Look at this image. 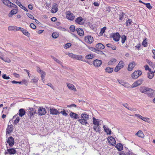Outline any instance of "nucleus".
I'll return each mask as SVG.
<instances>
[{"label":"nucleus","mask_w":155,"mask_h":155,"mask_svg":"<svg viewBox=\"0 0 155 155\" xmlns=\"http://www.w3.org/2000/svg\"><path fill=\"white\" fill-rule=\"evenodd\" d=\"M81 119H79L78 120V121L83 125H87L88 124L87 120L89 119V115L86 112L83 113L81 115Z\"/></svg>","instance_id":"f257e3e1"},{"label":"nucleus","mask_w":155,"mask_h":155,"mask_svg":"<svg viewBox=\"0 0 155 155\" xmlns=\"http://www.w3.org/2000/svg\"><path fill=\"white\" fill-rule=\"evenodd\" d=\"M142 73L141 71L140 70L135 71L132 74V78L133 79H136L140 76Z\"/></svg>","instance_id":"f03ea898"},{"label":"nucleus","mask_w":155,"mask_h":155,"mask_svg":"<svg viewBox=\"0 0 155 155\" xmlns=\"http://www.w3.org/2000/svg\"><path fill=\"white\" fill-rule=\"evenodd\" d=\"M124 62L122 61H120L115 68L114 71L117 72L122 68L124 67Z\"/></svg>","instance_id":"7ed1b4c3"},{"label":"nucleus","mask_w":155,"mask_h":155,"mask_svg":"<svg viewBox=\"0 0 155 155\" xmlns=\"http://www.w3.org/2000/svg\"><path fill=\"white\" fill-rule=\"evenodd\" d=\"M38 114L40 116H42L45 114L46 113V110L42 107H39L38 110Z\"/></svg>","instance_id":"20e7f679"},{"label":"nucleus","mask_w":155,"mask_h":155,"mask_svg":"<svg viewBox=\"0 0 155 155\" xmlns=\"http://www.w3.org/2000/svg\"><path fill=\"white\" fill-rule=\"evenodd\" d=\"M67 18L70 20H73L74 18V15L70 11L67 12L66 13Z\"/></svg>","instance_id":"39448f33"},{"label":"nucleus","mask_w":155,"mask_h":155,"mask_svg":"<svg viewBox=\"0 0 155 155\" xmlns=\"http://www.w3.org/2000/svg\"><path fill=\"white\" fill-rule=\"evenodd\" d=\"M28 112V115L31 118H33L34 117V115L37 113L36 111L32 108H29Z\"/></svg>","instance_id":"423d86ee"},{"label":"nucleus","mask_w":155,"mask_h":155,"mask_svg":"<svg viewBox=\"0 0 155 155\" xmlns=\"http://www.w3.org/2000/svg\"><path fill=\"white\" fill-rule=\"evenodd\" d=\"M111 37L113 38V39L116 41H119L120 36L119 33L118 32H117L113 34V35L111 36Z\"/></svg>","instance_id":"0eeeda50"},{"label":"nucleus","mask_w":155,"mask_h":155,"mask_svg":"<svg viewBox=\"0 0 155 155\" xmlns=\"http://www.w3.org/2000/svg\"><path fill=\"white\" fill-rule=\"evenodd\" d=\"M75 22L80 25H83L84 23V21L82 17L80 16L78 17L75 20Z\"/></svg>","instance_id":"6e6552de"},{"label":"nucleus","mask_w":155,"mask_h":155,"mask_svg":"<svg viewBox=\"0 0 155 155\" xmlns=\"http://www.w3.org/2000/svg\"><path fill=\"white\" fill-rule=\"evenodd\" d=\"M143 79L142 78L138 80L132 84V86L133 87H136L141 84L143 81Z\"/></svg>","instance_id":"1a4fd4ad"},{"label":"nucleus","mask_w":155,"mask_h":155,"mask_svg":"<svg viewBox=\"0 0 155 155\" xmlns=\"http://www.w3.org/2000/svg\"><path fill=\"white\" fill-rule=\"evenodd\" d=\"M7 142L10 147H12L15 143L14 139L12 137H10L8 138Z\"/></svg>","instance_id":"9d476101"},{"label":"nucleus","mask_w":155,"mask_h":155,"mask_svg":"<svg viewBox=\"0 0 155 155\" xmlns=\"http://www.w3.org/2000/svg\"><path fill=\"white\" fill-rule=\"evenodd\" d=\"M84 40L86 42L91 44L93 42L94 40L92 37L88 35L85 37Z\"/></svg>","instance_id":"9b49d317"},{"label":"nucleus","mask_w":155,"mask_h":155,"mask_svg":"<svg viewBox=\"0 0 155 155\" xmlns=\"http://www.w3.org/2000/svg\"><path fill=\"white\" fill-rule=\"evenodd\" d=\"M49 108L51 114L52 115H57L59 114V112L56 109L51 107H50Z\"/></svg>","instance_id":"f8f14e48"},{"label":"nucleus","mask_w":155,"mask_h":155,"mask_svg":"<svg viewBox=\"0 0 155 155\" xmlns=\"http://www.w3.org/2000/svg\"><path fill=\"white\" fill-rule=\"evenodd\" d=\"M102 63L101 60L96 59L93 61V64L95 67H97L101 66Z\"/></svg>","instance_id":"ddd939ff"},{"label":"nucleus","mask_w":155,"mask_h":155,"mask_svg":"<svg viewBox=\"0 0 155 155\" xmlns=\"http://www.w3.org/2000/svg\"><path fill=\"white\" fill-rule=\"evenodd\" d=\"M108 142L112 146H114L116 144V141L115 139L112 137L111 136L108 137Z\"/></svg>","instance_id":"4468645a"},{"label":"nucleus","mask_w":155,"mask_h":155,"mask_svg":"<svg viewBox=\"0 0 155 155\" xmlns=\"http://www.w3.org/2000/svg\"><path fill=\"white\" fill-rule=\"evenodd\" d=\"M58 5L56 3H54L52 5L51 10V13H55L58 11Z\"/></svg>","instance_id":"2eb2a0df"},{"label":"nucleus","mask_w":155,"mask_h":155,"mask_svg":"<svg viewBox=\"0 0 155 155\" xmlns=\"http://www.w3.org/2000/svg\"><path fill=\"white\" fill-rule=\"evenodd\" d=\"M69 115L73 119H77L79 118V115L72 112L70 113Z\"/></svg>","instance_id":"dca6fc26"},{"label":"nucleus","mask_w":155,"mask_h":155,"mask_svg":"<svg viewBox=\"0 0 155 155\" xmlns=\"http://www.w3.org/2000/svg\"><path fill=\"white\" fill-rule=\"evenodd\" d=\"M147 94L149 97H152L155 94V92L152 89L149 88Z\"/></svg>","instance_id":"f3484780"},{"label":"nucleus","mask_w":155,"mask_h":155,"mask_svg":"<svg viewBox=\"0 0 155 155\" xmlns=\"http://www.w3.org/2000/svg\"><path fill=\"white\" fill-rule=\"evenodd\" d=\"M67 85L68 87L70 90H73L74 91H77L75 87L73 84L68 83H67Z\"/></svg>","instance_id":"a211bd4d"},{"label":"nucleus","mask_w":155,"mask_h":155,"mask_svg":"<svg viewBox=\"0 0 155 155\" xmlns=\"http://www.w3.org/2000/svg\"><path fill=\"white\" fill-rule=\"evenodd\" d=\"M118 82L119 84H120L125 87L127 88L130 87L129 84L127 82H124V81L118 80Z\"/></svg>","instance_id":"6ab92c4d"},{"label":"nucleus","mask_w":155,"mask_h":155,"mask_svg":"<svg viewBox=\"0 0 155 155\" xmlns=\"http://www.w3.org/2000/svg\"><path fill=\"white\" fill-rule=\"evenodd\" d=\"M135 62L133 61L130 63L128 66L127 69L129 71H131L135 67Z\"/></svg>","instance_id":"aec40b11"},{"label":"nucleus","mask_w":155,"mask_h":155,"mask_svg":"<svg viewBox=\"0 0 155 155\" xmlns=\"http://www.w3.org/2000/svg\"><path fill=\"white\" fill-rule=\"evenodd\" d=\"M104 130L107 134H110L111 133V131L107 126L104 125L103 126Z\"/></svg>","instance_id":"412c9836"},{"label":"nucleus","mask_w":155,"mask_h":155,"mask_svg":"<svg viewBox=\"0 0 155 155\" xmlns=\"http://www.w3.org/2000/svg\"><path fill=\"white\" fill-rule=\"evenodd\" d=\"M100 121L99 120L96 119L94 117L93 118V123L95 126H98L100 124Z\"/></svg>","instance_id":"4be33fe9"},{"label":"nucleus","mask_w":155,"mask_h":155,"mask_svg":"<svg viewBox=\"0 0 155 155\" xmlns=\"http://www.w3.org/2000/svg\"><path fill=\"white\" fill-rule=\"evenodd\" d=\"M148 89L149 88L146 87H141L140 88V91L142 93H147Z\"/></svg>","instance_id":"5701e85b"},{"label":"nucleus","mask_w":155,"mask_h":155,"mask_svg":"<svg viewBox=\"0 0 155 155\" xmlns=\"http://www.w3.org/2000/svg\"><path fill=\"white\" fill-rule=\"evenodd\" d=\"M7 151L9 154H14L16 153V150L14 148H9L7 150Z\"/></svg>","instance_id":"b1692460"},{"label":"nucleus","mask_w":155,"mask_h":155,"mask_svg":"<svg viewBox=\"0 0 155 155\" xmlns=\"http://www.w3.org/2000/svg\"><path fill=\"white\" fill-rule=\"evenodd\" d=\"M96 48L97 49H103L104 48V46L101 43H99L96 45Z\"/></svg>","instance_id":"393cba45"},{"label":"nucleus","mask_w":155,"mask_h":155,"mask_svg":"<svg viewBox=\"0 0 155 155\" xmlns=\"http://www.w3.org/2000/svg\"><path fill=\"white\" fill-rule=\"evenodd\" d=\"M18 12V10L16 9L12 10L9 13L8 15L9 17H11L13 15L16 14Z\"/></svg>","instance_id":"a878e982"},{"label":"nucleus","mask_w":155,"mask_h":155,"mask_svg":"<svg viewBox=\"0 0 155 155\" xmlns=\"http://www.w3.org/2000/svg\"><path fill=\"white\" fill-rule=\"evenodd\" d=\"M76 31L77 32L78 34L80 36H82L84 35V31L83 30L80 28H78L77 29Z\"/></svg>","instance_id":"bb28decb"},{"label":"nucleus","mask_w":155,"mask_h":155,"mask_svg":"<svg viewBox=\"0 0 155 155\" xmlns=\"http://www.w3.org/2000/svg\"><path fill=\"white\" fill-rule=\"evenodd\" d=\"M115 147L117 149L118 151H121L123 149V146L120 143H117Z\"/></svg>","instance_id":"cd10ccee"},{"label":"nucleus","mask_w":155,"mask_h":155,"mask_svg":"<svg viewBox=\"0 0 155 155\" xmlns=\"http://www.w3.org/2000/svg\"><path fill=\"white\" fill-rule=\"evenodd\" d=\"M135 135H137L138 137L141 138L143 137L144 136L143 132L141 130H139L137 132L136 134Z\"/></svg>","instance_id":"c85d7f7f"},{"label":"nucleus","mask_w":155,"mask_h":155,"mask_svg":"<svg viewBox=\"0 0 155 155\" xmlns=\"http://www.w3.org/2000/svg\"><path fill=\"white\" fill-rule=\"evenodd\" d=\"M25 114V112L24 109L21 108L19 109L18 114L20 117H22Z\"/></svg>","instance_id":"c756f323"},{"label":"nucleus","mask_w":155,"mask_h":155,"mask_svg":"<svg viewBox=\"0 0 155 155\" xmlns=\"http://www.w3.org/2000/svg\"><path fill=\"white\" fill-rule=\"evenodd\" d=\"M21 31L26 36L29 37L30 36V34L26 29L22 28Z\"/></svg>","instance_id":"7c9ffc66"},{"label":"nucleus","mask_w":155,"mask_h":155,"mask_svg":"<svg viewBox=\"0 0 155 155\" xmlns=\"http://www.w3.org/2000/svg\"><path fill=\"white\" fill-rule=\"evenodd\" d=\"M13 118H16L15 120L14 121V124H17L19 122L20 118L17 115H15L13 117Z\"/></svg>","instance_id":"2f4dec72"},{"label":"nucleus","mask_w":155,"mask_h":155,"mask_svg":"<svg viewBox=\"0 0 155 155\" xmlns=\"http://www.w3.org/2000/svg\"><path fill=\"white\" fill-rule=\"evenodd\" d=\"M114 70V69L112 68L107 67L105 69V72H106L110 73L112 72Z\"/></svg>","instance_id":"473e14b6"},{"label":"nucleus","mask_w":155,"mask_h":155,"mask_svg":"<svg viewBox=\"0 0 155 155\" xmlns=\"http://www.w3.org/2000/svg\"><path fill=\"white\" fill-rule=\"evenodd\" d=\"M150 73H147V77L148 78L150 79H152L154 76V72L153 71H151Z\"/></svg>","instance_id":"72a5a7b5"},{"label":"nucleus","mask_w":155,"mask_h":155,"mask_svg":"<svg viewBox=\"0 0 155 155\" xmlns=\"http://www.w3.org/2000/svg\"><path fill=\"white\" fill-rule=\"evenodd\" d=\"M120 155H132V154L131 152L129 151L128 152H125L124 151H123L120 152L119 153Z\"/></svg>","instance_id":"f704fd0d"},{"label":"nucleus","mask_w":155,"mask_h":155,"mask_svg":"<svg viewBox=\"0 0 155 155\" xmlns=\"http://www.w3.org/2000/svg\"><path fill=\"white\" fill-rule=\"evenodd\" d=\"M117 60L115 58L111 59L108 62V64L110 65L114 64L116 61Z\"/></svg>","instance_id":"c9c22d12"},{"label":"nucleus","mask_w":155,"mask_h":155,"mask_svg":"<svg viewBox=\"0 0 155 155\" xmlns=\"http://www.w3.org/2000/svg\"><path fill=\"white\" fill-rule=\"evenodd\" d=\"M51 57L52 58H53L54 60L55 61H56V62H57V63L59 64H60L61 65V66L62 67H63V65H62V63L61 61L60 60L57 59L56 58H55L54 57V56H51Z\"/></svg>","instance_id":"e433bc0d"},{"label":"nucleus","mask_w":155,"mask_h":155,"mask_svg":"<svg viewBox=\"0 0 155 155\" xmlns=\"http://www.w3.org/2000/svg\"><path fill=\"white\" fill-rule=\"evenodd\" d=\"M123 105L124 107H125L128 110H130V111H132V110H135L134 109H133V108L128 107V104L127 103L125 104H123Z\"/></svg>","instance_id":"4c0bfd02"},{"label":"nucleus","mask_w":155,"mask_h":155,"mask_svg":"<svg viewBox=\"0 0 155 155\" xmlns=\"http://www.w3.org/2000/svg\"><path fill=\"white\" fill-rule=\"evenodd\" d=\"M94 55L92 54H89L85 56V58L87 59H90L93 58L94 57Z\"/></svg>","instance_id":"58836bf2"},{"label":"nucleus","mask_w":155,"mask_h":155,"mask_svg":"<svg viewBox=\"0 0 155 155\" xmlns=\"http://www.w3.org/2000/svg\"><path fill=\"white\" fill-rule=\"evenodd\" d=\"M126 39L127 37L125 35H122L121 37V43L123 44H124L125 43Z\"/></svg>","instance_id":"ea45409f"},{"label":"nucleus","mask_w":155,"mask_h":155,"mask_svg":"<svg viewBox=\"0 0 155 155\" xmlns=\"http://www.w3.org/2000/svg\"><path fill=\"white\" fill-rule=\"evenodd\" d=\"M132 22V20L130 19H129L126 22V25L127 26H129Z\"/></svg>","instance_id":"a19ab883"},{"label":"nucleus","mask_w":155,"mask_h":155,"mask_svg":"<svg viewBox=\"0 0 155 155\" xmlns=\"http://www.w3.org/2000/svg\"><path fill=\"white\" fill-rule=\"evenodd\" d=\"M12 130V128L11 127H9V126H8L6 129V132L8 134H9L11 133Z\"/></svg>","instance_id":"79ce46f5"},{"label":"nucleus","mask_w":155,"mask_h":155,"mask_svg":"<svg viewBox=\"0 0 155 155\" xmlns=\"http://www.w3.org/2000/svg\"><path fill=\"white\" fill-rule=\"evenodd\" d=\"M82 58L83 57L82 55H76V57H75V59L83 61V59Z\"/></svg>","instance_id":"37998d69"},{"label":"nucleus","mask_w":155,"mask_h":155,"mask_svg":"<svg viewBox=\"0 0 155 155\" xmlns=\"http://www.w3.org/2000/svg\"><path fill=\"white\" fill-rule=\"evenodd\" d=\"M2 2L5 5L8 6L9 5L10 2L8 0H2Z\"/></svg>","instance_id":"c03bdc74"},{"label":"nucleus","mask_w":155,"mask_h":155,"mask_svg":"<svg viewBox=\"0 0 155 155\" xmlns=\"http://www.w3.org/2000/svg\"><path fill=\"white\" fill-rule=\"evenodd\" d=\"M8 7L12 8H18V6L17 5L11 2L10 3L9 5H8Z\"/></svg>","instance_id":"a18cd8bd"},{"label":"nucleus","mask_w":155,"mask_h":155,"mask_svg":"<svg viewBox=\"0 0 155 155\" xmlns=\"http://www.w3.org/2000/svg\"><path fill=\"white\" fill-rule=\"evenodd\" d=\"M147 62L148 64L150 66L153 68L155 67V65L151 61H150L149 60H147L146 61Z\"/></svg>","instance_id":"49530a36"},{"label":"nucleus","mask_w":155,"mask_h":155,"mask_svg":"<svg viewBox=\"0 0 155 155\" xmlns=\"http://www.w3.org/2000/svg\"><path fill=\"white\" fill-rule=\"evenodd\" d=\"M16 26H9L8 28V29L9 31L13 30L15 31Z\"/></svg>","instance_id":"de8ad7c7"},{"label":"nucleus","mask_w":155,"mask_h":155,"mask_svg":"<svg viewBox=\"0 0 155 155\" xmlns=\"http://www.w3.org/2000/svg\"><path fill=\"white\" fill-rule=\"evenodd\" d=\"M52 36L53 38H56L59 36V34L56 32H53L52 34Z\"/></svg>","instance_id":"09e8293b"},{"label":"nucleus","mask_w":155,"mask_h":155,"mask_svg":"<svg viewBox=\"0 0 155 155\" xmlns=\"http://www.w3.org/2000/svg\"><path fill=\"white\" fill-rule=\"evenodd\" d=\"M68 55L70 57L75 59L76 57V54H74L72 53H69L68 54Z\"/></svg>","instance_id":"8fccbe9b"},{"label":"nucleus","mask_w":155,"mask_h":155,"mask_svg":"<svg viewBox=\"0 0 155 155\" xmlns=\"http://www.w3.org/2000/svg\"><path fill=\"white\" fill-rule=\"evenodd\" d=\"M106 28L105 27H104L101 29V31L99 33L100 35H102L105 31Z\"/></svg>","instance_id":"3c124183"},{"label":"nucleus","mask_w":155,"mask_h":155,"mask_svg":"<svg viewBox=\"0 0 155 155\" xmlns=\"http://www.w3.org/2000/svg\"><path fill=\"white\" fill-rule=\"evenodd\" d=\"M144 4L146 5V7L148 8L149 9H151L152 7L151 6L150 3H143Z\"/></svg>","instance_id":"603ef678"},{"label":"nucleus","mask_w":155,"mask_h":155,"mask_svg":"<svg viewBox=\"0 0 155 155\" xmlns=\"http://www.w3.org/2000/svg\"><path fill=\"white\" fill-rule=\"evenodd\" d=\"M69 29H70V30L71 31L73 32L75 31V27L73 25H71L70 26V27L69 28Z\"/></svg>","instance_id":"864d4df0"},{"label":"nucleus","mask_w":155,"mask_h":155,"mask_svg":"<svg viewBox=\"0 0 155 155\" xmlns=\"http://www.w3.org/2000/svg\"><path fill=\"white\" fill-rule=\"evenodd\" d=\"M142 45L144 47H146L147 46V42L146 38H145L142 43Z\"/></svg>","instance_id":"5fc2aeb1"},{"label":"nucleus","mask_w":155,"mask_h":155,"mask_svg":"<svg viewBox=\"0 0 155 155\" xmlns=\"http://www.w3.org/2000/svg\"><path fill=\"white\" fill-rule=\"evenodd\" d=\"M26 14L27 15V16L31 19H34V17L31 14L28 13H26Z\"/></svg>","instance_id":"6e6d98bb"},{"label":"nucleus","mask_w":155,"mask_h":155,"mask_svg":"<svg viewBox=\"0 0 155 155\" xmlns=\"http://www.w3.org/2000/svg\"><path fill=\"white\" fill-rule=\"evenodd\" d=\"M60 113L61 114L65 116H67V115H68L67 113H66L64 110L62 111H61L60 112H59V114Z\"/></svg>","instance_id":"4d7b16f0"},{"label":"nucleus","mask_w":155,"mask_h":155,"mask_svg":"<svg viewBox=\"0 0 155 155\" xmlns=\"http://www.w3.org/2000/svg\"><path fill=\"white\" fill-rule=\"evenodd\" d=\"M71 44L70 43H68L66 44L64 46V48L65 49H67L69 48L71 46Z\"/></svg>","instance_id":"13d9d810"},{"label":"nucleus","mask_w":155,"mask_h":155,"mask_svg":"<svg viewBox=\"0 0 155 155\" xmlns=\"http://www.w3.org/2000/svg\"><path fill=\"white\" fill-rule=\"evenodd\" d=\"M144 67L145 68V70L146 71L148 70L150 72H151V69L149 68V66L147 65H145Z\"/></svg>","instance_id":"bf43d9fd"},{"label":"nucleus","mask_w":155,"mask_h":155,"mask_svg":"<svg viewBox=\"0 0 155 155\" xmlns=\"http://www.w3.org/2000/svg\"><path fill=\"white\" fill-rule=\"evenodd\" d=\"M2 78L6 80H8L10 79V78L9 76H7L6 74H4L2 76Z\"/></svg>","instance_id":"052dcab7"},{"label":"nucleus","mask_w":155,"mask_h":155,"mask_svg":"<svg viewBox=\"0 0 155 155\" xmlns=\"http://www.w3.org/2000/svg\"><path fill=\"white\" fill-rule=\"evenodd\" d=\"M141 119L145 122L149 123V118L142 117H141Z\"/></svg>","instance_id":"680f3d73"},{"label":"nucleus","mask_w":155,"mask_h":155,"mask_svg":"<svg viewBox=\"0 0 155 155\" xmlns=\"http://www.w3.org/2000/svg\"><path fill=\"white\" fill-rule=\"evenodd\" d=\"M38 78L37 77H35L34 78L32 79L33 82L34 83H36L38 81Z\"/></svg>","instance_id":"e2e57ef3"},{"label":"nucleus","mask_w":155,"mask_h":155,"mask_svg":"<svg viewBox=\"0 0 155 155\" xmlns=\"http://www.w3.org/2000/svg\"><path fill=\"white\" fill-rule=\"evenodd\" d=\"M96 52L98 54H104V53L101 50H100L98 49H97Z\"/></svg>","instance_id":"0e129e2a"},{"label":"nucleus","mask_w":155,"mask_h":155,"mask_svg":"<svg viewBox=\"0 0 155 155\" xmlns=\"http://www.w3.org/2000/svg\"><path fill=\"white\" fill-rule=\"evenodd\" d=\"M37 71L40 74H41L42 73H44V72L42 70H41L39 67L37 68Z\"/></svg>","instance_id":"69168bd1"},{"label":"nucleus","mask_w":155,"mask_h":155,"mask_svg":"<svg viewBox=\"0 0 155 155\" xmlns=\"http://www.w3.org/2000/svg\"><path fill=\"white\" fill-rule=\"evenodd\" d=\"M124 13L122 12L121 14L120 15V16L119 18V20H122L124 18Z\"/></svg>","instance_id":"338daca9"},{"label":"nucleus","mask_w":155,"mask_h":155,"mask_svg":"<svg viewBox=\"0 0 155 155\" xmlns=\"http://www.w3.org/2000/svg\"><path fill=\"white\" fill-rule=\"evenodd\" d=\"M88 48H89V49H90L91 50L96 52V51L97 49L96 48H95L93 47H89Z\"/></svg>","instance_id":"774afa93"}]
</instances>
